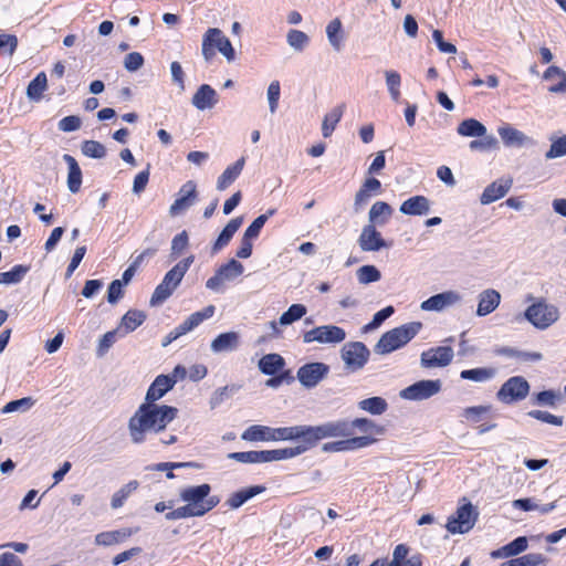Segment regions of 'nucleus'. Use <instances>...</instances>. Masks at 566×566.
Wrapping results in <instances>:
<instances>
[{"label":"nucleus","instance_id":"bb28decb","mask_svg":"<svg viewBox=\"0 0 566 566\" xmlns=\"http://www.w3.org/2000/svg\"><path fill=\"white\" fill-rule=\"evenodd\" d=\"M240 345V335L237 332H227L219 334L210 344V349L214 354L230 353L238 349Z\"/></svg>","mask_w":566,"mask_h":566},{"label":"nucleus","instance_id":"bf43d9fd","mask_svg":"<svg viewBox=\"0 0 566 566\" xmlns=\"http://www.w3.org/2000/svg\"><path fill=\"white\" fill-rule=\"evenodd\" d=\"M275 213V209L268 210L266 213L259 216L253 220V222L244 231V235L251 239H255L259 237L261 229L268 221L269 217Z\"/></svg>","mask_w":566,"mask_h":566},{"label":"nucleus","instance_id":"49530a36","mask_svg":"<svg viewBox=\"0 0 566 566\" xmlns=\"http://www.w3.org/2000/svg\"><path fill=\"white\" fill-rule=\"evenodd\" d=\"M386 86L388 90V93L394 102H398L401 93H400V85H401V76L397 71L394 70H386L384 72Z\"/></svg>","mask_w":566,"mask_h":566},{"label":"nucleus","instance_id":"7c9ffc66","mask_svg":"<svg viewBox=\"0 0 566 566\" xmlns=\"http://www.w3.org/2000/svg\"><path fill=\"white\" fill-rule=\"evenodd\" d=\"M295 440H301L297 446L307 451L321 440L317 426H296Z\"/></svg>","mask_w":566,"mask_h":566},{"label":"nucleus","instance_id":"f704fd0d","mask_svg":"<svg viewBox=\"0 0 566 566\" xmlns=\"http://www.w3.org/2000/svg\"><path fill=\"white\" fill-rule=\"evenodd\" d=\"M146 319V314L143 311L129 310L120 319L117 328H120L122 336L134 332Z\"/></svg>","mask_w":566,"mask_h":566},{"label":"nucleus","instance_id":"4be33fe9","mask_svg":"<svg viewBox=\"0 0 566 566\" xmlns=\"http://www.w3.org/2000/svg\"><path fill=\"white\" fill-rule=\"evenodd\" d=\"M218 102L219 96L217 91L208 84L200 85L191 98V104L198 111L211 109Z\"/></svg>","mask_w":566,"mask_h":566},{"label":"nucleus","instance_id":"9b49d317","mask_svg":"<svg viewBox=\"0 0 566 566\" xmlns=\"http://www.w3.org/2000/svg\"><path fill=\"white\" fill-rule=\"evenodd\" d=\"M476 515L471 503L460 506L455 514L450 516L446 525L452 534L468 533L475 524Z\"/></svg>","mask_w":566,"mask_h":566},{"label":"nucleus","instance_id":"39448f33","mask_svg":"<svg viewBox=\"0 0 566 566\" xmlns=\"http://www.w3.org/2000/svg\"><path fill=\"white\" fill-rule=\"evenodd\" d=\"M560 313L556 305L547 303L545 300H538L530 305L525 312L524 317L535 328L544 331L552 326L559 319Z\"/></svg>","mask_w":566,"mask_h":566},{"label":"nucleus","instance_id":"f257e3e1","mask_svg":"<svg viewBox=\"0 0 566 566\" xmlns=\"http://www.w3.org/2000/svg\"><path fill=\"white\" fill-rule=\"evenodd\" d=\"M178 409L167 405L143 402L128 420V432L133 443L146 441L148 433H158L170 423Z\"/></svg>","mask_w":566,"mask_h":566},{"label":"nucleus","instance_id":"c85d7f7f","mask_svg":"<svg viewBox=\"0 0 566 566\" xmlns=\"http://www.w3.org/2000/svg\"><path fill=\"white\" fill-rule=\"evenodd\" d=\"M245 165V158H239L234 164L228 166L217 180V189L226 190L240 176Z\"/></svg>","mask_w":566,"mask_h":566},{"label":"nucleus","instance_id":"7ed1b4c3","mask_svg":"<svg viewBox=\"0 0 566 566\" xmlns=\"http://www.w3.org/2000/svg\"><path fill=\"white\" fill-rule=\"evenodd\" d=\"M193 261L195 256L189 255L165 274L161 283L157 285L151 295L150 305L155 306L164 303L174 293Z\"/></svg>","mask_w":566,"mask_h":566},{"label":"nucleus","instance_id":"8fccbe9b","mask_svg":"<svg viewBox=\"0 0 566 566\" xmlns=\"http://www.w3.org/2000/svg\"><path fill=\"white\" fill-rule=\"evenodd\" d=\"M549 142L551 147L545 153L546 160H552L566 156V134L560 137L551 136Z\"/></svg>","mask_w":566,"mask_h":566},{"label":"nucleus","instance_id":"6e6552de","mask_svg":"<svg viewBox=\"0 0 566 566\" xmlns=\"http://www.w3.org/2000/svg\"><path fill=\"white\" fill-rule=\"evenodd\" d=\"M346 338V332L336 325H322L303 334V343L339 344Z\"/></svg>","mask_w":566,"mask_h":566},{"label":"nucleus","instance_id":"20e7f679","mask_svg":"<svg viewBox=\"0 0 566 566\" xmlns=\"http://www.w3.org/2000/svg\"><path fill=\"white\" fill-rule=\"evenodd\" d=\"M211 486L207 483L188 486L180 492V499L186 502V505L192 511L199 512L197 516H202L220 502L218 496H209Z\"/></svg>","mask_w":566,"mask_h":566},{"label":"nucleus","instance_id":"9d476101","mask_svg":"<svg viewBox=\"0 0 566 566\" xmlns=\"http://www.w3.org/2000/svg\"><path fill=\"white\" fill-rule=\"evenodd\" d=\"M441 387L440 379L420 380L402 389L399 396L406 400L420 401L437 395Z\"/></svg>","mask_w":566,"mask_h":566},{"label":"nucleus","instance_id":"2eb2a0df","mask_svg":"<svg viewBox=\"0 0 566 566\" xmlns=\"http://www.w3.org/2000/svg\"><path fill=\"white\" fill-rule=\"evenodd\" d=\"M380 192H381V182L374 177L367 178L363 182V185L360 186L358 191L355 193L354 203H353L354 212L355 213L361 212L365 209V207L368 205L370 199L375 196L380 195Z\"/></svg>","mask_w":566,"mask_h":566},{"label":"nucleus","instance_id":"37998d69","mask_svg":"<svg viewBox=\"0 0 566 566\" xmlns=\"http://www.w3.org/2000/svg\"><path fill=\"white\" fill-rule=\"evenodd\" d=\"M345 111V104L334 107L328 114L325 115L322 123V134L325 138L329 137L337 123L340 120Z\"/></svg>","mask_w":566,"mask_h":566},{"label":"nucleus","instance_id":"f03ea898","mask_svg":"<svg viewBox=\"0 0 566 566\" xmlns=\"http://www.w3.org/2000/svg\"><path fill=\"white\" fill-rule=\"evenodd\" d=\"M422 328V323L411 322L386 332L375 345V352L389 354L410 342Z\"/></svg>","mask_w":566,"mask_h":566},{"label":"nucleus","instance_id":"b1692460","mask_svg":"<svg viewBox=\"0 0 566 566\" xmlns=\"http://www.w3.org/2000/svg\"><path fill=\"white\" fill-rule=\"evenodd\" d=\"M512 179H499L489 185L481 195L480 201L482 205H490L503 198L512 187Z\"/></svg>","mask_w":566,"mask_h":566},{"label":"nucleus","instance_id":"e433bc0d","mask_svg":"<svg viewBox=\"0 0 566 566\" xmlns=\"http://www.w3.org/2000/svg\"><path fill=\"white\" fill-rule=\"evenodd\" d=\"M558 77L559 81L548 87V92L551 93H563L566 94V72L562 70L559 66L551 65L543 74V78L545 81H553Z\"/></svg>","mask_w":566,"mask_h":566},{"label":"nucleus","instance_id":"423d86ee","mask_svg":"<svg viewBox=\"0 0 566 566\" xmlns=\"http://www.w3.org/2000/svg\"><path fill=\"white\" fill-rule=\"evenodd\" d=\"M530 382L523 376L510 377L496 392L499 401L510 405L524 400L530 394Z\"/></svg>","mask_w":566,"mask_h":566},{"label":"nucleus","instance_id":"f8f14e48","mask_svg":"<svg viewBox=\"0 0 566 566\" xmlns=\"http://www.w3.org/2000/svg\"><path fill=\"white\" fill-rule=\"evenodd\" d=\"M463 296L460 292L454 290H448L438 294H434L421 302L420 308L426 312H442L448 307H452L461 304Z\"/></svg>","mask_w":566,"mask_h":566},{"label":"nucleus","instance_id":"e2e57ef3","mask_svg":"<svg viewBox=\"0 0 566 566\" xmlns=\"http://www.w3.org/2000/svg\"><path fill=\"white\" fill-rule=\"evenodd\" d=\"M394 312L395 310L390 305L378 311L374 315L371 322L364 326V331L368 332L378 328L387 318H389L394 314Z\"/></svg>","mask_w":566,"mask_h":566},{"label":"nucleus","instance_id":"a878e982","mask_svg":"<svg viewBox=\"0 0 566 566\" xmlns=\"http://www.w3.org/2000/svg\"><path fill=\"white\" fill-rule=\"evenodd\" d=\"M431 202L424 196H413L405 200L399 211L406 216H427L430 212Z\"/></svg>","mask_w":566,"mask_h":566},{"label":"nucleus","instance_id":"6e6d98bb","mask_svg":"<svg viewBox=\"0 0 566 566\" xmlns=\"http://www.w3.org/2000/svg\"><path fill=\"white\" fill-rule=\"evenodd\" d=\"M81 150L88 158L102 159L106 156L105 146L96 140H84L81 145Z\"/></svg>","mask_w":566,"mask_h":566},{"label":"nucleus","instance_id":"4d7b16f0","mask_svg":"<svg viewBox=\"0 0 566 566\" xmlns=\"http://www.w3.org/2000/svg\"><path fill=\"white\" fill-rule=\"evenodd\" d=\"M306 312L307 310L303 304H293L280 316L279 322L281 325H290L295 321L301 319Z\"/></svg>","mask_w":566,"mask_h":566},{"label":"nucleus","instance_id":"72a5a7b5","mask_svg":"<svg viewBox=\"0 0 566 566\" xmlns=\"http://www.w3.org/2000/svg\"><path fill=\"white\" fill-rule=\"evenodd\" d=\"M258 366L262 374L274 376L284 368L285 360L279 354H266L259 360Z\"/></svg>","mask_w":566,"mask_h":566},{"label":"nucleus","instance_id":"473e14b6","mask_svg":"<svg viewBox=\"0 0 566 566\" xmlns=\"http://www.w3.org/2000/svg\"><path fill=\"white\" fill-rule=\"evenodd\" d=\"M264 491L265 488L261 485H253L239 490L227 500V505L233 510L239 509L247 501H249L250 499L254 497L258 494H261Z\"/></svg>","mask_w":566,"mask_h":566},{"label":"nucleus","instance_id":"1a4fd4ad","mask_svg":"<svg viewBox=\"0 0 566 566\" xmlns=\"http://www.w3.org/2000/svg\"><path fill=\"white\" fill-rule=\"evenodd\" d=\"M369 354V349L361 342L346 343L340 350L342 359L352 371L361 369L368 361Z\"/></svg>","mask_w":566,"mask_h":566},{"label":"nucleus","instance_id":"f3484780","mask_svg":"<svg viewBox=\"0 0 566 566\" xmlns=\"http://www.w3.org/2000/svg\"><path fill=\"white\" fill-rule=\"evenodd\" d=\"M358 245L364 252H375L387 248V242L373 224L364 226L358 238Z\"/></svg>","mask_w":566,"mask_h":566},{"label":"nucleus","instance_id":"a18cd8bd","mask_svg":"<svg viewBox=\"0 0 566 566\" xmlns=\"http://www.w3.org/2000/svg\"><path fill=\"white\" fill-rule=\"evenodd\" d=\"M546 557L541 553H531L502 563L500 566H539L546 563Z\"/></svg>","mask_w":566,"mask_h":566},{"label":"nucleus","instance_id":"a19ab883","mask_svg":"<svg viewBox=\"0 0 566 566\" xmlns=\"http://www.w3.org/2000/svg\"><path fill=\"white\" fill-rule=\"evenodd\" d=\"M326 35L331 46L335 51H340L343 48L344 33L342 22L338 18L333 19L326 27Z\"/></svg>","mask_w":566,"mask_h":566},{"label":"nucleus","instance_id":"de8ad7c7","mask_svg":"<svg viewBox=\"0 0 566 566\" xmlns=\"http://www.w3.org/2000/svg\"><path fill=\"white\" fill-rule=\"evenodd\" d=\"M359 409L367 411L371 415H382L387 408V401L381 397H370L358 402Z\"/></svg>","mask_w":566,"mask_h":566},{"label":"nucleus","instance_id":"aec40b11","mask_svg":"<svg viewBox=\"0 0 566 566\" xmlns=\"http://www.w3.org/2000/svg\"><path fill=\"white\" fill-rule=\"evenodd\" d=\"M214 314V306L208 305L202 311L192 313L187 319L180 325L175 327L171 332L176 338L191 332L193 328L199 326L205 319L210 318Z\"/></svg>","mask_w":566,"mask_h":566},{"label":"nucleus","instance_id":"6ab92c4d","mask_svg":"<svg viewBox=\"0 0 566 566\" xmlns=\"http://www.w3.org/2000/svg\"><path fill=\"white\" fill-rule=\"evenodd\" d=\"M497 133L504 145L507 147H525L535 145L532 137L510 125L499 127Z\"/></svg>","mask_w":566,"mask_h":566},{"label":"nucleus","instance_id":"09e8293b","mask_svg":"<svg viewBox=\"0 0 566 566\" xmlns=\"http://www.w3.org/2000/svg\"><path fill=\"white\" fill-rule=\"evenodd\" d=\"M356 277L359 284L367 285L378 282L381 279V273L375 265L367 264L356 270Z\"/></svg>","mask_w":566,"mask_h":566},{"label":"nucleus","instance_id":"4c0bfd02","mask_svg":"<svg viewBox=\"0 0 566 566\" xmlns=\"http://www.w3.org/2000/svg\"><path fill=\"white\" fill-rule=\"evenodd\" d=\"M457 133L464 137H482L486 134V127L474 118H467L458 125Z\"/></svg>","mask_w":566,"mask_h":566},{"label":"nucleus","instance_id":"052dcab7","mask_svg":"<svg viewBox=\"0 0 566 566\" xmlns=\"http://www.w3.org/2000/svg\"><path fill=\"white\" fill-rule=\"evenodd\" d=\"M562 394L554 390H544L535 395L534 403L538 406H556L557 401L562 400Z\"/></svg>","mask_w":566,"mask_h":566},{"label":"nucleus","instance_id":"dca6fc26","mask_svg":"<svg viewBox=\"0 0 566 566\" xmlns=\"http://www.w3.org/2000/svg\"><path fill=\"white\" fill-rule=\"evenodd\" d=\"M196 198L197 186L195 181L189 180L179 189L176 200L169 208V214L171 217L179 216L195 203Z\"/></svg>","mask_w":566,"mask_h":566},{"label":"nucleus","instance_id":"5701e85b","mask_svg":"<svg viewBox=\"0 0 566 566\" xmlns=\"http://www.w3.org/2000/svg\"><path fill=\"white\" fill-rule=\"evenodd\" d=\"M501 303V294L494 289H486L478 295L476 315L486 316L494 312Z\"/></svg>","mask_w":566,"mask_h":566},{"label":"nucleus","instance_id":"13d9d810","mask_svg":"<svg viewBox=\"0 0 566 566\" xmlns=\"http://www.w3.org/2000/svg\"><path fill=\"white\" fill-rule=\"evenodd\" d=\"M35 403V400L32 397H23L21 399L12 400L8 402L2 409V413H10V412H27L30 410Z\"/></svg>","mask_w":566,"mask_h":566},{"label":"nucleus","instance_id":"69168bd1","mask_svg":"<svg viewBox=\"0 0 566 566\" xmlns=\"http://www.w3.org/2000/svg\"><path fill=\"white\" fill-rule=\"evenodd\" d=\"M528 416L536 419V420H539V421H543V422H546V423H549V424H554V426H562L563 424V417H558V416H555V415H552L547 411H543V410H532L528 412Z\"/></svg>","mask_w":566,"mask_h":566},{"label":"nucleus","instance_id":"603ef678","mask_svg":"<svg viewBox=\"0 0 566 566\" xmlns=\"http://www.w3.org/2000/svg\"><path fill=\"white\" fill-rule=\"evenodd\" d=\"M117 337H123L120 328H115L113 331L105 333L98 340L96 356L104 357L106 353L109 350V348L116 343Z\"/></svg>","mask_w":566,"mask_h":566},{"label":"nucleus","instance_id":"412c9836","mask_svg":"<svg viewBox=\"0 0 566 566\" xmlns=\"http://www.w3.org/2000/svg\"><path fill=\"white\" fill-rule=\"evenodd\" d=\"M138 528L123 527L120 530L105 531L95 535L94 543L97 546L111 547L125 542L133 536Z\"/></svg>","mask_w":566,"mask_h":566},{"label":"nucleus","instance_id":"0eeeda50","mask_svg":"<svg viewBox=\"0 0 566 566\" xmlns=\"http://www.w3.org/2000/svg\"><path fill=\"white\" fill-rule=\"evenodd\" d=\"M243 265L235 259H231L226 264H222L214 273L213 276L208 279L206 287L216 293L223 292V285L227 281H233L235 277L243 273Z\"/></svg>","mask_w":566,"mask_h":566},{"label":"nucleus","instance_id":"4468645a","mask_svg":"<svg viewBox=\"0 0 566 566\" xmlns=\"http://www.w3.org/2000/svg\"><path fill=\"white\" fill-rule=\"evenodd\" d=\"M453 357L454 352L452 347H433L421 353L420 365L423 368L446 367L452 361Z\"/></svg>","mask_w":566,"mask_h":566},{"label":"nucleus","instance_id":"338daca9","mask_svg":"<svg viewBox=\"0 0 566 566\" xmlns=\"http://www.w3.org/2000/svg\"><path fill=\"white\" fill-rule=\"evenodd\" d=\"M124 284L120 280H114L108 285L107 290V302L116 304L124 295Z\"/></svg>","mask_w":566,"mask_h":566},{"label":"nucleus","instance_id":"79ce46f5","mask_svg":"<svg viewBox=\"0 0 566 566\" xmlns=\"http://www.w3.org/2000/svg\"><path fill=\"white\" fill-rule=\"evenodd\" d=\"M48 87V78L44 72H40L28 85L27 96L30 101L39 102Z\"/></svg>","mask_w":566,"mask_h":566},{"label":"nucleus","instance_id":"a211bd4d","mask_svg":"<svg viewBox=\"0 0 566 566\" xmlns=\"http://www.w3.org/2000/svg\"><path fill=\"white\" fill-rule=\"evenodd\" d=\"M207 40L211 43V45L217 49L228 62H232L235 59L234 49L230 42V40L223 34V32L218 28H209L206 31Z\"/></svg>","mask_w":566,"mask_h":566},{"label":"nucleus","instance_id":"c03bdc74","mask_svg":"<svg viewBox=\"0 0 566 566\" xmlns=\"http://www.w3.org/2000/svg\"><path fill=\"white\" fill-rule=\"evenodd\" d=\"M272 428L261 424L250 426L241 438L245 441H272Z\"/></svg>","mask_w":566,"mask_h":566},{"label":"nucleus","instance_id":"393cba45","mask_svg":"<svg viewBox=\"0 0 566 566\" xmlns=\"http://www.w3.org/2000/svg\"><path fill=\"white\" fill-rule=\"evenodd\" d=\"M348 420L338 419L326 421L317 426L321 440L327 438H347L349 437Z\"/></svg>","mask_w":566,"mask_h":566},{"label":"nucleus","instance_id":"c756f323","mask_svg":"<svg viewBox=\"0 0 566 566\" xmlns=\"http://www.w3.org/2000/svg\"><path fill=\"white\" fill-rule=\"evenodd\" d=\"M392 208L385 201H376L368 212V224L385 226L392 216Z\"/></svg>","mask_w":566,"mask_h":566},{"label":"nucleus","instance_id":"cd10ccee","mask_svg":"<svg viewBox=\"0 0 566 566\" xmlns=\"http://www.w3.org/2000/svg\"><path fill=\"white\" fill-rule=\"evenodd\" d=\"M172 387L174 380H168V376H157L147 390L145 402L156 403V401L163 398Z\"/></svg>","mask_w":566,"mask_h":566},{"label":"nucleus","instance_id":"680f3d73","mask_svg":"<svg viewBox=\"0 0 566 566\" xmlns=\"http://www.w3.org/2000/svg\"><path fill=\"white\" fill-rule=\"evenodd\" d=\"M281 96V87L279 81H272L266 91V97L269 102V109L271 114H274L279 107V99Z\"/></svg>","mask_w":566,"mask_h":566},{"label":"nucleus","instance_id":"3c124183","mask_svg":"<svg viewBox=\"0 0 566 566\" xmlns=\"http://www.w3.org/2000/svg\"><path fill=\"white\" fill-rule=\"evenodd\" d=\"M138 482L136 480L129 481L127 484L122 486L118 491H116L111 500V506L113 509H119L124 505L126 499L138 488Z\"/></svg>","mask_w":566,"mask_h":566},{"label":"nucleus","instance_id":"0e129e2a","mask_svg":"<svg viewBox=\"0 0 566 566\" xmlns=\"http://www.w3.org/2000/svg\"><path fill=\"white\" fill-rule=\"evenodd\" d=\"M188 245V234L186 231L177 234L171 241V253L172 260L177 259Z\"/></svg>","mask_w":566,"mask_h":566},{"label":"nucleus","instance_id":"58836bf2","mask_svg":"<svg viewBox=\"0 0 566 566\" xmlns=\"http://www.w3.org/2000/svg\"><path fill=\"white\" fill-rule=\"evenodd\" d=\"M496 374L497 370L494 367H481L462 370L460 377L462 379L472 380L475 382H486L493 379Z\"/></svg>","mask_w":566,"mask_h":566},{"label":"nucleus","instance_id":"c9c22d12","mask_svg":"<svg viewBox=\"0 0 566 566\" xmlns=\"http://www.w3.org/2000/svg\"><path fill=\"white\" fill-rule=\"evenodd\" d=\"M241 224H242L241 217L231 219L227 223V226L223 228V230L220 232L219 237L217 238V240L213 244V248H212L213 252H218L219 250L224 248L230 242V240L232 239L234 233L239 230Z\"/></svg>","mask_w":566,"mask_h":566},{"label":"nucleus","instance_id":"ddd939ff","mask_svg":"<svg viewBox=\"0 0 566 566\" xmlns=\"http://www.w3.org/2000/svg\"><path fill=\"white\" fill-rule=\"evenodd\" d=\"M329 373L328 365L324 363H307L301 366L296 373V377L301 385L305 388H314L317 386L324 378L327 377Z\"/></svg>","mask_w":566,"mask_h":566},{"label":"nucleus","instance_id":"774afa93","mask_svg":"<svg viewBox=\"0 0 566 566\" xmlns=\"http://www.w3.org/2000/svg\"><path fill=\"white\" fill-rule=\"evenodd\" d=\"M144 64V57L138 52L128 53L124 57V66L128 72L138 71Z\"/></svg>","mask_w":566,"mask_h":566},{"label":"nucleus","instance_id":"5fc2aeb1","mask_svg":"<svg viewBox=\"0 0 566 566\" xmlns=\"http://www.w3.org/2000/svg\"><path fill=\"white\" fill-rule=\"evenodd\" d=\"M286 42L292 49L301 52L308 45L310 38L305 32L292 29L286 34Z\"/></svg>","mask_w":566,"mask_h":566},{"label":"nucleus","instance_id":"2f4dec72","mask_svg":"<svg viewBox=\"0 0 566 566\" xmlns=\"http://www.w3.org/2000/svg\"><path fill=\"white\" fill-rule=\"evenodd\" d=\"M63 160L67 164V188L72 193H76L82 185V170L75 158L69 154L63 155Z\"/></svg>","mask_w":566,"mask_h":566},{"label":"nucleus","instance_id":"ea45409f","mask_svg":"<svg viewBox=\"0 0 566 566\" xmlns=\"http://www.w3.org/2000/svg\"><path fill=\"white\" fill-rule=\"evenodd\" d=\"M349 426V437L354 434V429L357 428L361 433H373L381 436L385 433L386 429L382 426L377 424L373 420L367 418H357L353 421L348 420Z\"/></svg>","mask_w":566,"mask_h":566},{"label":"nucleus","instance_id":"864d4df0","mask_svg":"<svg viewBox=\"0 0 566 566\" xmlns=\"http://www.w3.org/2000/svg\"><path fill=\"white\" fill-rule=\"evenodd\" d=\"M29 266L15 265L8 272H0V284H17L20 283L24 275L28 273Z\"/></svg>","mask_w":566,"mask_h":566}]
</instances>
